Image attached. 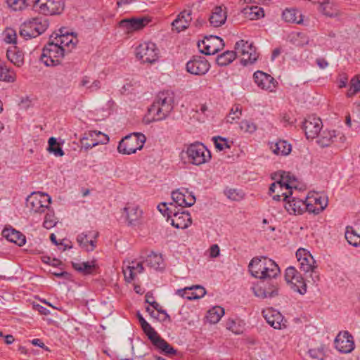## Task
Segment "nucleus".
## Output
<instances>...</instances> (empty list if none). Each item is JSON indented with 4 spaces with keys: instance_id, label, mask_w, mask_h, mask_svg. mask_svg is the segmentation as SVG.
<instances>
[{
    "instance_id": "nucleus-28",
    "label": "nucleus",
    "mask_w": 360,
    "mask_h": 360,
    "mask_svg": "<svg viewBox=\"0 0 360 360\" xmlns=\"http://www.w3.org/2000/svg\"><path fill=\"white\" fill-rule=\"evenodd\" d=\"M191 13L190 11H184L181 12L177 18L172 22V30L177 32L184 30L189 26L191 20Z\"/></svg>"
},
{
    "instance_id": "nucleus-47",
    "label": "nucleus",
    "mask_w": 360,
    "mask_h": 360,
    "mask_svg": "<svg viewBox=\"0 0 360 360\" xmlns=\"http://www.w3.org/2000/svg\"><path fill=\"white\" fill-rule=\"evenodd\" d=\"M345 238L351 245L354 247L360 246V236L352 229H351V230L348 228L347 229L345 232Z\"/></svg>"
},
{
    "instance_id": "nucleus-20",
    "label": "nucleus",
    "mask_w": 360,
    "mask_h": 360,
    "mask_svg": "<svg viewBox=\"0 0 360 360\" xmlns=\"http://www.w3.org/2000/svg\"><path fill=\"white\" fill-rule=\"evenodd\" d=\"M263 316L266 322L275 329H281L285 328V321H284L282 314L272 309H267L262 311Z\"/></svg>"
},
{
    "instance_id": "nucleus-13",
    "label": "nucleus",
    "mask_w": 360,
    "mask_h": 360,
    "mask_svg": "<svg viewBox=\"0 0 360 360\" xmlns=\"http://www.w3.org/2000/svg\"><path fill=\"white\" fill-rule=\"evenodd\" d=\"M59 32L52 40L65 49L66 53H70L78 43L77 37L72 32L69 33L62 29Z\"/></svg>"
},
{
    "instance_id": "nucleus-18",
    "label": "nucleus",
    "mask_w": 360,
    "mask_h": 360,
    "mask_svg": "<svg viewBox=\"0 0 360 360\" xmlns=\"http://www.w3.org/2000/svg\"><path fill=\"white\" fill-rule=\"evenodd\" d=\"M255 82L262 89L273 91L277 84L270 75L262 71H257L253 75Z\"/></svg>"
},
{
    "instance_id": "nucleus-27",
    "label": "nucleus",
    "mask_w": 360,
    "mask_h": 360,
    "mask_svg": "<svg viewBox=\"0 0 360 360\" xmlns=\"http://www.w3.org/2000/svg\"><path fill=\"white\" fill-rule=\"evenodd\" d=\"M227 18V12L225 7L216 6L213 8L209 18L211 25L219 27L224 25Z\"/></svg>"
},
{
    "instance_id": "nucleus-56",
    "label": "nucleus",
    "mask_w": 360,
    "mask_h": 360,
    "mask_svg": "<svg viewBox=\"0 0 360 360\" xmlns=\"http://www.w3.org/2000/svg\"><path fill=\"white\" fill-rule=\"evenodd\" d=\"M131 20H132L134 31L142 29L150 21L146 18H131Z\"/></svg>"
},
{
    "instance_id": "nucleus-38",
    "label": "nucleus",
    "mask_w": 360,
    "mask_h": 360,
    "mask_svg": "<svg viewBox=\"0 0 360 360\" xmlns=\"http://www.w3.org/2000/svg\"><path fill=\"white\" fill-rule=\"evenodd\" d=\"M242 12L250 20H257L264 16L263 8L257 6H248Z\"/></svg>"
},
{
    "instance_id": "nucleus-59",
    "label": "nucleus",
    "mask_w": 360,
    "mask_h": 360,
    "mask_svg": "<svg viewBox=\"0 0 360 360\" xmlns=\"http://www.w3.org/2000/svg\"><path fill=\"white\" fill-rule=\"evenodd\" d=\"M240 127L242 130L249 133L254 132L257 129V127L255 124L247 120L242 121L240 122Z\"/></svg>"
},
{
    "instance_id": "nucleus-10",
    "label": "nucleus",
    "mask_w": 360,
    "mask_h": 360,
    "mask_svg": "<svg viewBox=\"0 0 360 360\" xmlns=\"http://www.w3.org/2000/svg\"><path fill=\"white\" fill-rule=\"evenodd\" d=\"M285 279L291 288L301 295L307 292V285L303 277L294 266H289L285 273Z\"/></svg>"
},
{
    "instance_id": "nucleus-24",
    "label": "nucleus",
    "mask_w": 360,
    "mask_h": 360,
    "mask_svg": "<svg viewBox=\"0 0 360 360\" xmlns=\"http://www.w3.org/2000/svg\"><path fill=\"white\" fill-rule=\"evenodd\" d=\"M143 266L141 262L131 261L128 262L123 266V274L127 282L134 280L135 277L143 271Z\"/></svg>"
},
{
    "instance_id": "nucleus-45",
    "label": "nucleus",
    "mask_w": 360,
    "mask_h": 360,
    "mask_svg": "<svg viewBox=\"0 0 360 360\" xmlns=\"http://www.w3.org/2000/svg\"><path fill=\"white\" fill-rule=\"evenodd\" d=\"M48 143L49 147L47 150L50 153H53L56 157H62L64 155V152L60 146L59 143L57 142L56 138L51 137L48 141Z\"/></svg>"
},
{
    "instance_id": "nucleus-30",
    "label": "nucleus",
    "mask_w": 360,
    "mask_h": 360,
    "mask_svg": "<svg viewBox=\"0 0 360 360\" xmlns=\"http://www.w3.org/2000/svg\"><path fill=\"white\" fill-rule=\"evenodd\" d=\"M37 37L42 34L49 26V20L44 17H35L27 20Z\"/></svg>"
},
{
    "instance_id": "nucleus-52",
    "label": "nucleus",
    "mask_w": 360,
    "mask_h": 360,
    "mask_svg": "<svg viewBox=\"0 0 360 360\" xmlns=\"http://www.w3.org/2000/svg\"><path fill=\"white\" fill-rule=\"evenodd\" d=\"M9 8L15 11H23L27 8L23 0H6Z\"/></svg>"
},
{
    "instance_id": "nucleus-25",
    "label": "nucleus",
    "mask_w": 360,
    "mask_h": 360,
    "mask_svg": "<svg viewBox=\"0 0 360 360\" xmlns=\"http://www.w3.org/2000/svg\"><path fill=\"white\" fill-rule=\"evenodd\" d=\"M284 207L290 214H302L306 211L305 201L292 196L285 202Z\"/></svg>"
},
{
    "instance_id": "nucleus-62",
    "label": "nucleus",
    "mask_w": 360,
    "mask_h": 360,
    "mask_svg": "<svg viewBox=\"0 0 360 360\" xmlns=\"http://www.w3.org/2000/svg\"><path fill=\"white\" fill-rule=\"evenodd\" d=\"M153 344L158 349L162 351L164 350V347H167V342L160 338L158 335L154 338V339L150 340Z\"/></svg>"
},
{
    "instance_id": "nucleus-12",
    "label": "nucleus",
    "mask_w": 360,
    "mask_h": 360,
    "mask_svg": "<svg viewBox=\"0 0 360 360\" xmlns=\"http://www.w3.org/2000/svg\"><path fill=\"white\" fill-rule=\"evenodd\" d=\"M297 261L300 263V269L304 273L315 274L317 266L316 261L309 252L303 248H300L296 252Z\"/></svg>"
},
{
    "instance_id": "nucleus-42",
    "label": "nucleus",
    "mask_w": 360,
    "mask_h": 360,
    "mask_svg": "<svg viewBox=\"0 0 360 360\" xmlns=\"http://www.w3.org/2000/svg\"><path fill=\"white\" fill-rule=\"evenodd\" d=\"M20 35L25 39H30L37 37V34L32 30V25L27 20L25 21L20 27Z\"/></svg>"
},
{
    "instance_id": "nucleus-40",
    "label": "nucleus",
    "mask_w": 360,
    "mask_h": 360,
    "mask_svg": "<svg viewBox=\"0 0 360 360\" xmlns=\"http://www.w3.org/2000/svg\"><path fill=\"white\" fill-rule=\"evenodd\" d=\"M224 314V309L221 307L216 306L210 309L206 316L210 323H217Z\"/></svg>"
},
{
    "instance_id": "nucleus-60",
    "label": "nucleus",
    "mask_w": 360,
    "mask_h": 360,
    "mask_svg": "<svg viewBox=\"0 0 360 360\" xmlns=\"http://www.w3.org/2000/svg\"><path fill=\"white\" fill-rule=\"evenodd\" d=\"M149 297H150V296H149V293H147V294L146 295V302L147 303L150 304V306H152V307H153V308L154 309L157 310V311H158V312L161 313V314H163L166 315V316H167V317H168V318H169V316H168V314L166 313V311L162 309V307H161V306L160 305V304H159V303H158V302H155V301H149Z\"/></svg>"
},
{
    "instance_id": "nucleus-6",
    "label": "nucleus",
    "mask_w": 360,
    "mask_h": 360,
    "mask_svg": "<svg viewBox=\"0 0 360 360\" xmlns=\"http://www.w3.org/2000/svg\"><path fill=\"white\" fill-rule=\"evenodd\" d=\"M236 56L241 58V63L244 65L254 63L258 58L255 46L248 41L240 40L235 45Z\"/></svg>"
},
{
    "instance_id": "nucleus-36",
    "label": "nucleus",
    "mask_w": 360,
    "mask_h": 360,
    "mask_svg": "<svg viewBox=\"0 0 360 360\" xmlns=\"http://www.w3.org/2000/svg\"><path fill=\"white\" fill-rule=\"evenodd\" d=\"M283 19L287 22H295L300 24L302 22L300 13L292 8H286L282 13Z\"/></svg>"
},
{
    "instance_id": "nucleus-50",
    "label": "nucleus",
    "mask_w": 360,
    "mask_h": 360,
    "mask_svg": "<svg viewBox=\"0 0 360 360\" xmlns=\"http://www.w3.org/2000/svg\"><path fill=\"white\" fill-rule=\"evenodd\" d=\"M225 195L231 200L239 201L244 198L243 192L234 188H229L225 191Z\"/></svg>"
},
{
    "instance_id": "nucleus-51",
    "label": "nucleus",
    "mask_w": 360,
    "mask_h": 360,
    "mask_svg": "<svg viewBox=\"0 0 360 360\" xmlns=\"http://www.w3.org/2000/svg\"><path fill=\"white\" fill-rule=\"evenodd\" d=\"M328 1L323 0L319 6L320 11L329 17H336L338 16V13L336 10H332L331 8L328 9Z\"/></svg>"
},
{
    "instance_id": "nucleus-11",
    "label": "nucleus",
    "mask_w": 360,
    "mask_h": 360,
    "mask_svg": "<svg viewBox=\"0 0 360 360\" xmlns=\"http://www.w3.org/2000/svg\"><path fill=\"white\" fill-rule=\"evenodd\" d=\"M198 45L202 53L205 55H214L224 48V43L221 38L210 35L205 37Z\"/></svg>"
},
{
    "instance_id": "nucleus-58",
    "label": "nucleus",
    "mask_w": 360,
    "mask_h": 360,
    "mask_svg": "<svg viewBox=\"0 0 360 360\" xmlns=\"http://www.w3.org/2000/svg\"><path fill=\"white\" fill-rule=\"evenodd\" d=\"M141 328L143 332L146 334V335L150 340L154 339V338L158 335L148 323H146V324L142 326Z\"/></svg>"
},
{
    "instance_id": "nucleus-22",
    "label": "nucleus",
    "mask_w": 360,
    "mask_h": 360,
    "mask_svg": "<svg viewBox=\"0 0 360 360\" xmlns=\"http://www.w3.org/2000/svg\"><path fill=\"white\" fill-rule=\"evenodd\" d=\"M171 218V224L176 229H184L192 223V219L188 212H174Z\"/></svg>"
},
{
    "instance_id": "nucleus-43",
    "label": "nucleus",
    "mask_w": 360,
    "mask_h": 360,
    "mask_svg": "<svg viewBox=\"0 0 360 360\" xmlns=\"http://www.w3.org/2000/svg\"><path fill=\"white\" fill-rule=\"evenodd\" d=\"M290 41L294 45L297 46H303L309 42L308 37L302 32H295L292 33L290 36Z\"/></svg>"
},
{
    "instance_id": "nucleus-32",
    "label": "nucleus",
    "mask_w": 360,
    "mask_h": 360,
    "mask_svg": "<svg viewBox=\"0 0 360 360\" xmlns=\"http://www.w3.org/2000/svg\"><path fill=\"white\" fill-rule=\"evenodd\" d=\"M2 234L8 241L22 246L25 243V237L20 232L13 229H4Z\"/></svg>"
},
{
    "instance_id": "nucleus-15",
    "label": "nucleus",
    "mask_w": 360,
    "mask_h": 360,
    "mask_svg": "<svg viewBox=\"0 0 360 360\" xmlns=\"http://www.w3.org/2000/svg\"><path fill=\"white\" fill-rule=\"evenodd\" d=\"M210 69V63L205 58L194 56L186 63V70L195 75H205Z\"/></svg>"
},
{
    "instance_id": "nucleus-48",
    "label": "nucleus",
    "mask_w": 360,
    "mask_h": 360,
    "mask_svg": "<svg viewBox=\"0 0 360 360\" xmlns=\"http://www.w3.org/2000/svg\"><path fill=\"white\" fill-rule=\"evenodd\" d=\"M360 91V75L355 76L350 81V88L347 93L348 97H352Z\"/></svg>"
},
{
    "instance_id": "nucleus-21",
    "label": "nucleus",
    "mask_w": 360,
    "mask_h": 360,
    "mask_svg": "<svg viewBox=\"0 0 360 360\" xmlns=\"http://www.w3.org/2000/svg\"><path fill=\"white\" fill-rule=\"evenodd\" d=\"M206 293L205 289L201 285H192L186 287L184 289H179L176 294L187 300H195L202 297Z\"/></svg>"
},
{
    "instance_id": "nucleus-64",
    "label": "nucleus",
    "mask_w": 360,
    "mask_h": 360,
    "mask_svg": "<svg viewBox=\"0 0 360 360\" xmlns=\"http://www.w3.org/2000/svg\"><path fill=\"white\" fill-rule=\"evenodd\" d=\"M306 205V211H308L309 212H311L314 214H317L316 213V206L314 203V202H309V197L305 201Z\"/></svg>"
},
{
    "instance_id": "nucleus-35",
    "label": "nucleus",
    "mask_w": 360,
    "mask_h": 360,
    "mask_svg": "<svg viewBox=\"0 0 360 360\" xmlns=\"http://www.w3.org/2000/svg\"><path fill=\"white\" fill-rule=\"evenodd\" d=\"M264 279L267 278H275L279 273L280 269L277 264L271 259L266 260L265 267L263 271Z\"/></svg>"
},
{
    "instance_id": "nucleus-54",
    "label": "nucleus",
    "mask_w": 360,
    "mask_h": 360,
    "mask_svg": "<svg viewBox=\"0 0 360 360\" xmlns=\"http://www.w3.org/2000/svg\"><path fill=\"white\" fill-rule=\"evenodd\" d=\"M310 356L318 360H324L326 356L323 347L314 348L309 350Z\"/></svg>"
},
{
    "instance_id": "nucleus-57",
    "label": "nucleus",
    "mask_w": 360,
    "mask_h": 360,
    "mask_svg": "<svg viewBox=\"0 0 360 360\" xmlns=\"http://www.w3.org/2000/svg\"><path fill=\"white\" fill-rule=\"evenodd\" d=\"M56 224V221L53 214L47 213L43 223L44 227L49 229Z\"/></svg>"
},
{
    "instance_id": "nucleus-8",
    "label": "nucleus",
    "mask_w": 360,
    "mask_h": 360,
    "mask_svg": "<svg viewBox=\"0 0 360 360\" xmlns=\"http://www.w3.org/2000/svg\"><path fill=\"white\" fill-rule=\"evenodd\" d=\"M63 0H38L35 11L44 15H54L62 13L64 9Z\"/></svg>"
},
{
    "instance_id": "nucleus-39",
    "label": "nucleus",
    "mask_w": 360,
    "mask_h": 360,
    "mask_svg": "<svg viewBox=\"0 0 360 360\" xmlns=\"http://www.w3.org/2000/svg\"><path fill=\"white\" fill-rule=\"evenodd\" d=\"M336 137L335 131H323L318 137L317 143L321 147H327L335 141Z\"/></svg>"
},
{
    "instance_id": "nucleus-14",
    "label": "nucleus",
    "mask_w": 360,
    "mask_h": 360,
    "mask_svg": "<svg viewBox=\"0 0 360 360\" xmlns=\"http://www.w3.org/2000/svg\"><path fill=\"white\" fill-rule=\"evenodd\" d=\"M173 201L182 207H191L195 202V197L187 188H179L172 193Z\"/></svg>"
},
{
    "instance_id": "nucleus-1",
    "label": "nucleus",
    "mask_w": 360,
    "mask_h": 360,
    "mask_svg": "<svg viewBox=\"0 0 360 360\" xmlns=\"http://www.w3.org/2000/svg\"><path fill=\"white\" fill-rule=\"evenodd\" d=\"M174 103V96L173 92L169 91L160 92L149 108V112L153 115L155 120H162L172 111Z\"/></svg>"
},
{
    "instance_id": "nucleus-37",
    "label": "nucleus",
    "mask_w": 360,
    "mask_h": 360,
    "mask_svg": "<svg viewBox=\"0 0 360 360\" xmlns=\"http://www.w3.org/2000/svg\"><path fill=\"white\" fill-rule=\"evenodd\" d=\"M73 268L84 275L91 274L96 269L94 262H72Z\"/></svg>"
},
{
    "instance_id": "nucleus-7",
    "label": "nucleus",
    "mask_w": 360,
    "mask_h": 360,
    "mask_svg": "<svg viewBox=\"0 0 360 360\" xmlns=\"http://www.w3.org/2000/svg\"><path fill=\"white\" fill-rule=\"evenodd\" d=\"M51 202V197L44 193H32L27 198V207L34 213L44 212Z\"/></svg>"
},
{
    "instance_id": "nucleus-5",
    "label": "nucleus",
    "mask_w": 360,
    "mask_h": 360,
    "mask_svg": "<svg viewBox=\"0 0 360 360\" xmlns=\"http://www.w3.org/2000/svg\"><path fill=\"white\" fill-rule=\"evenodd\" d=\"M188 160L195 165H200L208 162L211 159L210 151L201 143L189 145L186 150Z\"/></svg>"
},
{
    "instance_id": "nucleus-19",
    "label": "nucleus",
    "mask_w": 360,
    "mask_h": 360,
    "mask_svg": "<svg viewBox=\"0 0 360 360\" xmlns=\"http://www.w3.org/2000/svg\"><path fill=\"white\" fill-rule=\"evenodd\" d=\"M126 219L129 226H136L141 223L143 211L139 206L135 204L128 203L124 208Z\"/></svg>"
},
{
    "instance_id": "nucleus-4",
    "label": "nucleus",
    "mask_w": 360,
    "mask_h": 360,
    "mask_svg": "<svg viewBox=\"0 0 360 360\" xmlns=\"http://www.w3.org/2000/svg\"><path fill=\"white\" fill-rule=\"evenodd\" d=\"M146 142V136L141 133H134L123 138L119 143L117 150L126 155L135 153L142 149Z\"/></svg>"
},
{
    "instance_id": "nucleus-44",
    "label": "nucleus",
    "mask_w": 360,
    "mask_h": 360,
    "mask_svg": "<svg viewBox=\"0 0 360 360\" xmlns=\"http://www.w3.org/2000/svg\"><path fill=\"white\" fill-rule=\"evenodd\" d=\"M309 202H314L316 206V213L321 212L328 205V198L316 194L315 196L309 197Z\"/></svg>"
},
{
    "instance_id": "nucleus-55",
    "label": "nucleus",
    "mask_w": 360,
    "mask_h": 360,
    "mask_svg": "<svg viewBox=\"0 0 360 360\" xmlns=\"http://www.w3.org/2000/svg\"><path fill=\"white\" fill-rule=\"evenodd\" d=\"M17 34L14 30L8 28L4 32V41L8 44H15Z\"/></svg>"
},
{
    "instance_id": "nucleus-49",
    "label": "nucleus",
    "mask_w": 360,
    "mask_h": 360,
    "mask_svg": "<svg viewBox=\"0 0 360 360\" xmlns=\"http://www.w3.org/2000/svg\"><path fill=\"white\" fill-rule=\"evenodd\" d=\"M242 115V107L239 104L233 105L227 116L226 121L232 123L235 120L239 119Z\"/></svg>"
},
{
    "instance_id": "nucleus-31",
    "label": "nucleus",
    "mask_w": 360,
    "mask_h": 360,
    "mask_svg": "<svg viewBox=\"0 0 360 360\" xmlns=\"http://www.w3.org/2000/svg\"><path fill=\"white\" fill-rule=\"evenodd\" d=\"M8 59L18 67L24 64V53L16 46H12L6 52Z\"/></svg>"
},
{
    "instance_id": "nucleus-53",
    "label": "nucleus",
    "mask_w": 360,
    "mask_h": 360,
    "mask_svg": "<svg viewBox=\"0 0 360 360\" xmlns=\"http://www.w3.org/2000/svg\"><path fill=\"white\" fill-rule=\"evenodd\" d=\"M213 141L215 145V147L219 150H223L225 148H230L231 145L229 143L228 141L225 138H222L221 136L213 137Z\"/></svg>"
},
{
    "instance_id": "nucleus-29",
    "label": "nucleus",
    "mask_w": 360,
    "mask_h": 360,
    "mask_svg": "<svg viewBox=\"0 0 360 360\" xmlns=\"http://www.w3.org/2000/svg\"><path fill=\"white\" fill-rule=\"evenodd\" d=\"M269 148L272 153L276 155L285 156L290 154L292 150L291 145L284 140L269 143Z\"/></svg>"
},
{
    "instance_id": "nucleus-34",
    "label": "nucleus",
    "mask_w": 360,
    "mask_h": 360,
    "mask_svg": "<svg viewBox=\"0 0 360 360\" xmlns=\"http://www.w3.org/2000/svg\"><path fill=\"white\" fill-rule=\"evenodd\" d=\"M252 289L254 295L260 299L273 297L278 295V288L275 286H273L272 288L266 289L259 285H255Z\"/></svg>"
},
{
    "instance_id": "nucleus-2",
    "label": "nucleus",
    "mask_w": 360,
    "mask_h": 360,
    "mask_svg": "<svg viewBox=\"0 0 360 360\" xmlns=\"http://www.w3.org/2000/svg\"><path fill=\"white\" fill-rule=\"evenodd\" d=\"M294 188H297L296 178L293 175H291L290 172H281L279 174L278 179L271 184L269 189V194L271 195L276 193L277 189L281 191L285 190V193L273 195V199L279 201L281 197H283V200L286 202L287 200L292 195V190Z\"/></svg>"
},
{
    "instance_id": "nucleus-17",
    "label": "nucleus",
    "mask_w": 360,
    "mask_h": 360,
    "mask_svg": "<svg viewBox=\"0 0 360 360\" xmlns=\"http://www.w3.org/2000/svg\"><path fill=\"white\" fill-rule=\"evenodd\" d=\"M322 128V122L319 117H309L303 123V129L308 139L316 138Z\"/></svg>"
},
{
    "instance_id": "nucleus-16",
    "label": "nucleus",
    "mask_w": 360,
    "mask_h": 360,
    "mask_svg": "<svg viewBox=\"0 0 360 360\" xmlns=\"http://www.w3.org/2000/svg\"><path fill=\"white\" fill-rule=\"evenodd\" d=\"M335 348L342 353H349L354 348L353 337L348 331L340 332L335 339Z\"/></svg>"
},
{
    "instance_id": "nucleus-61",
    "label": "nucleus",
    "mask_w": 360,
    "mask_h": 360,
    "mask_svg": "<svg viewBox=\"0 0 360 360\" xmlns=\"http://www.w3.org/2000/svg\"><path fill=\"white\" fill-rule=\"evenodd\" d=\"M120 27L127 32H134L131 19H124L120 22Z\"/></svg>"
},
{
    "instance_id": "nucleus-3",
    "label": "nucleus",
    "mask_w": 360,
    "mask_h": 360,
    "mask_svg": "<svg viewBox=\"0 0 360 360\" xmlns=\"http://www.w3.org/2000/svg\"><path fill=\"white\" fill-rule=\"evenodd\" d=\"M65 53V49L51 39L44 47L40 60L46 66H56L60 63Z\"/></svg>"
},
{
    "instance_id": "nucleus-46",
    "label": "nucleus",
    "mask_w": 360,
    "mask_h": 360,
    "mask_svg": "<svg viewBox=\"0 0 360 360\" xmlns=\"http://www.w3.org/2000/svg\"><path fill=\"white\" fill-rule=\"evenodd\" d=\"M146 262L150 267L158 269L161 268L163 259L160 255L151 253L147 257Z\"/></svg>"
},
{
    "instance_id": "nucleus-33",
    "label": "nucleus",
    "mask_w": 360,
    "mask_h": 360,
    "mask_svg": "<svg viewBox=\"0 0 360 360\" xmlns=\"http://www.w3.org/2000/svg\"><path fill=\"white\" fill-rule=\"evenodd\" d=\"M89 136L94 141L91 143H83L86 149L92 148L98 144H106L109 141V137L101 131H91Z\"/></svg>"
},
{
    "instance_id": "nucleus-63",
    "label": "nucleus",
    "mask_w": 360,
    "mask_h": 360,
    "mask_svg": "<svg viewBox=\"0 0 360 360\" xmlns=\"http://www.w3.org/2000/svg\"><path fill=\"white\" fill-rule=\"evenodd\" d=\"M158 210L164 215H167L168 218L172 217V211L170 208L167 207L165 202H162L158 206Z\"/></svg>"
},
{
    "instance_id": "nucleus-23",
    "label": "nucleus",
    "mask_w": 360,
    "mask_h": 360,
    "mask_svg": "<svg viewBox=\"0 0 360 360\" xmlns=\"http://www.w3.org/2000/svg\"><path fill=\"white\" fill-rule=\"evenodd\" d=\"M98 236V232L91 231L89 234L81 233L77 236V241L79 246L86 251H93L96 248V238Z\"/></svg>"
},
{
    "instance_id": "nucleus-9",
    "label": "nucleus",
    "mask_w": 360,
    "mask_h": 360,
    "mask_svg": "<svg viewBox=\"0 0 360 360\" xmlns=\"http://www.w3.org/2000/svg\"><path fill=\"white\" fill-rule=\"evenodd\" d=\"M136 55L143 63H153L158 59V49L154 43L143 42L136 47Z\"/></svg>"
},
{
    "instance_id": "nucleus-26",
    "label": "nucleus",
    "mask_w": 360,
    "mask_h": 360,
    "mask_svg": "<svg viewBox=\"0 0 360 360\" xmlns=\"http://www.w3.org/2000/svg\"><path fill=\"white\" fill-rule=\"evenodd\" d=\"M266 259L267 257H262L260 258L255 257L251 260L248 267L252 276L259 279H264V274H263L262 272L264 267H265Z\"/></svg>"
},
{
    "instance_id": "nucleus-41",
    "label": "nucleus",
    "mask_w": 360,
    "mask_h": 360,
    "mask_svg": "<svg viewBox=\"0 0 360 360\" xmlns=\"http://www.w3.org/2000/svg\"><path fill=\"white\" fill-rule=\"evenodd\" d=\"M236 57V51H226L222 54L218 56L217 63L219 66H226L230 64Z\"/></svg>"
}]
</instances>
